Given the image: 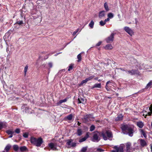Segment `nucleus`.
<instances>
[{
    "instance_id": "nucleus-1",
    "label": "nucleus",
    "mask_w": 152,
    "mask_h": 152,
    "mask_svg": "<svg viewBox=\"0 0 152 152\" xmlns=\"http://www.w3.org/2000/svg\"><path fill=\"white\" fill-rule=\"evenodd\" d=\"M121 129L123 134H128L129 136L132 137L133 135V127L127 125H123L121 127Z\"/></svg>"
},
{
    "instance_id": "nucleus-2",
    "label": "nucleus",
    "mask_w": 152,
    "mask_h": 152,
    "mask_svg": "<svg viewBox=\"0 0 152 152\" xmlns=\"http://www.w3.org/2000/svg\"><path fill=\"white\" fill-rule=\"evenodd\" d=\"M101 135H102L104 139L106 140H107V138L103 133H101L97 131H95L93 133V137L92 141L95 142H98L100 140V138L99 137Z\"/></svg>"
},
{
    "instance_id": "nucleus-3",
    "label": "nucleus",
    "mask_w": 152,
    "mask_h": 152,
    "mask_svg": "<svg viewBox=\"0 0 152 152\" xmlns=\"http://www.w3.org/2000/svg\"><path fill=\"white\" fill-rule=\"evenodd\" d=\"M31 142L37 146L39 147L43 142L42 139L40 138H36L34 137H31L30 139Z\"/></svg>"
},
{
    "instance_id": "nucleus-4",
    "label": "nucleus",
    "mask_w": 152,
    "mask_h": 152,
    "mask_svg": "<svg viewBox=\"0 0 152 152\" xmlns=\"http://www.w3.org/2000/svg\"><path fill=\"white\" fill-rule=\"evenodd\" d=\"M124 147L125 145L124 144H121L119 146H115L113 148L114 149L112 151V152H123Z\"/></svg>"
},
{
    "instance_id": "nucleus-5",
    "label": "nucleus",
    "mask_w": 152,
    "mask_h": 152,
    "mask_svg": "<svg viewBox=\"0 0 152 152\" xmlns=\"http://www.w3.org/2000/svg\"><path fill=\"white\" fill-rule=\"evenodd\" d=\"M72 140H67L66 143V147L68 148H70L71 147H74L76 146V143L75 142H72Z\"/></svg>"
},
{
    "instance_id": "nucleus-6",
    "label": "nucleus",
    "mask_w": 152,
    "mask_h": 152,
    "mask_svg": "<svg viewBox=\"0 0 152 152\" xmlns=\"http://www.w3.org/2000/svg\"><path fill=\"white\" fill-rule=\"evenodd\" d=\"M48 146L50 149L53 150L57 151L58 150L57 147L58 146L56 143H50L48 144Z\"/></svg>"
},
{
    "instance_id": "nucleus-7",
    "label": "nucleus",
    "mask_w": 152,
    "mask_h": 152,
    "mask_svg": "<svg viewBox=\"0 0 152 152\" xmlns=\"http://www.w3.org/2000/svg\"><path fill=\"white\" fill-rule=\"evenodd\" d=\"M124 30L131 36L134 34L133 31L128 27H125L124 28Z\"/></svg>"
},
{
    "instance_id": "nucleus-8",
    "label": "nucleus",
    "mask_w": 152,
    "mask_h": 152,
    "mask_svg": "<svg viewBox=\"0 0 152 152\" xmlns=\"http://www.w3.org/2000/svg\"><path fill=\"white\" fill-rule=\"evenodd\" d=\"M115 34L112 33L110 36L105 39V41L107 43H109L110 42H113V41L114 36Z\"/></svg>"
},
{
    "instance_id": "nucleus-9",
    "label": "nucleus",
    "mask_w": 152,
    "mask_h": 152,
    "mask_svg": "<svg viewBox=\"0 0 152 152\" xmlns=\"http://www.w3.org/2000/svg\"><path fill=\"white\" fill-rule=\"evenodd\" d=\"M78 99V103H82L83 104H85L87 100L85 98L80 97V98H79Z\"/></svg>"
},
{
    "instance_id": "nucleus-10",
    "label": "nucleus",
    "mask_w": 152,
    "mask_h": 152,
    "mask_svg": "<svg viewBox=\"0 0 152 152\" xmlns=\"http://www.w3.org/2000/svg\"><path fill=\"white\" fill-rule=\"evenodd\" d=\"M106 15L105 12L104 11H101L99 12V18H102L105 16Z\"/></svg>"
},
{
    "instance_id": "nucleus-11",
    "label": "nucleus",
    "mask_w": 152,
    "mask_h": 152,
    "mask_svg": "<svg viewBox=\"0 0 152 152\" xmlns=\"http://www.w3.org/2000/svg\"><path fill=\"white\" fill-rule=\"evenodd\" d=\"M147 109L148 110L150 111V112H147L146 111H145V113H146L145 114H144L143 115H144L145 114V116H147V115H151L152 114V107H149Z\"/></svg>"
},
{
    "instance_id": "nucleus-12",
    "label": "nucleus",
    "mask_w": 152,
    "mask_h": 152,
    "mask_svg": "<svg viewBox=\"0 0 152 152\" xmlns=\"http://www.w3.org/2000/svg\"><path fill=\"white\" fill-rule=\"evenodd\" d=\"M106 133L108 139L110 140H112L113 137L112 132L109 131H107Z\"/></svg>"
},
{
    "instance_id": "nucleus-13",
    "label": "nucleus",
    "mask_w": 152,
    "mask_h": 152,
    "mask_svg": "<svg viewBox=\"0 0 152 152\" xmlns=\"http://www.w3.org/2000/svg\"><path fill=\"white\" fill-rule=\"evenodd\" d=\"M139 140L140 141V143L142 146L144 147L146 145V142L145 140L140 139Z\"/></svg>"
},
{
    "instance_id": "nucleus-14",
    "label": "nucleus",
    "mask_w": 152,
    "mask_h": 152,
    "mask_svg": "<svg viewBox=\"0 0 152 152\" xmlns=\"http://www.w3.org/2000/svg\"><path fill=\"white\" fill-rule=\"evenodd\" d=\"M137 70L135 69H132L131 70H128L127 72L128 74H130L131 75H133L137 73Z\"/></svg>"
},
{
    "instance_id": "nucleus-15",
    "label": "nucleus",
    "mask_w": 152,
    "mask_h": 152,
    "mask_svg": "<svg viewBox=\"0 0 152 152\" xmlns=\"http://www.w3.org/2000/svg\"><path fill=\"white\" fill-rule=\"evenodd\" d=\"M123 118V116L122 114H119L118 115L115 119L116 121H121Z\"/></svg>"
},
{
    "instance_id": "nucleus-16",
    "label": "nucleus",
    "mask_w": 152,
    "mask_h": 152,
    "mask_svg": "<svg viewBox=\"0 0 152 152\" xmlns=\"http://www.w3.org/2000/svg\"><path fill=\"white\" fill-rule=\"evenodd\" d=\"M67 101V99L65 98L64 99L60 100L57 103H56V105L57 106H59L63 102H66Z\"/></svg>"
},
{
    "instance_id": "nucleus-17",
    "label": "nucleus",
    "mask_w": 152,
    "mask_h": 152,
    "mask_svg": "<svg viewBox=\"0 0 152 152\" xmlns=\"http://www.w3.org/2000/svg\"><path fill=\"white\" fill-rule=\"evenodd\" d=\"M131 145V143L130 142H128L126 143V150L127 152H130V148Z\"/></svg>"
},
{
    "instance_id": "nucleus-18",
    "label": "nucleus",
    "mask_w": 152,
    "mask_h": 152,
    "mask_svg": "<svg viewBox=\"0 0 152 152\" xmlns=\"http://www.w3.org/2000/svg\"><path fill=\"white\" fill-rule=\"evenodd\" d=\"M73 117L72 115L70 114L65 117L64 118V119L66 121H67V120L70 121L72 119Z\"/></svg>"
},
{
    "instance_id": "nucleus-19",
    "label": "nucleus",
    "mask_w": 152,
    "mask_h": 152,
    "mask_svg": "<svg viewBox=\"0 0 152 152\" xmlns=\"http://www.w3.org/2000/svg\"><path fill=\"white\" fill-rule=\"evenodd\" d=\"M88 117V115H86L84 116L83 121L84 122L86 123L89 121Z\"/></svg>"
},
{
    "instance_id": "nucleus-20",
    "label": "nucleus",
    "mask_w": 152,
    "mask_h": 152,
    "mask_svg": "<svg viewBox=\"0 0 152 152\" xmlns=\"http://www.w3.org/2000/svg\"><path fill=\"white\" fill-rule=\"evenodd\" d=\"M20 151L21 152H23L25 151H28V150L25 146H21L19 148Z\"/></svg>"
},
{
    "instance_id": "nucleus-21",
    "label": "nucleus",
    "mask_w": 152,
    "mask_h": 152,
    "mask_svg": "<svg viewBox=\"0 0 152 152\" xmlns=\"http://www.w3.org/2000/svg\"><path fill=\"white\" fill-rule=\"evenodd\" d=\"M137 126L140 128H142L143 126V123L142 121H139L137 122Z\"/></svg>"
},
{
    "instance_id": "nucleus-22",
    "label": "nucleus",
    "mask_w": 152,
    "mask_h": 152,
    "mask_svg": "<svg viewBox=\"0 0 152 152\" xmlns=\"http://www.w3.org/2000/svg\"><path fill=\"white\" fill-rule=\"evenodd\" d=\"M113 48V46L112 45L110 44L107 45L105 47V48L107 50L111 49Z\"/></svg>"
},
{
    "instance_id": "nucleus-23",
    "label": "nucleus",
    "mask_w": 152,
    "mask_h": 152,
    "mask_svg": "<svg viewBox=\"0 0 152 152\" xmlns=\"http://www.w3.org/2000/svg\"><path fill=\"white\" fill-rule=\"evenodd\" d=\"M86 136H87L85 137L80 139L79 140V142H81L85 141L88 137V135L87 134H86Z\"/></svg>"
},
{
    "instance_id": "nucleus-24",
    "label": "nucleus",
    "mask_w": 152,
    "mask_h": 152,
    "mask_svg": "<svg viewBox=\"0 0 152 152\" xmlns=\"http://www.w3.org/2000/svg\"><path fill=\"white\" fill-rule=\"evenodd\" d=\"M6 126L5 123L3 122H0V129H2L3 128H5Z\"/></svg>"
},
{
    "instance_id": "nucleus-25",
    "label": "nucleus",
    "mask_w": 152,
    "mask_h": 152,
    "mask_svg": "<svg viewBox=\"0 0 152 152\" xmlns=\"http://www.w3.org/2000/svg\"><path fill=\"white\" fill-rule=\"evenodd\" d=\"M104 7L106 10V11L108 12L109 10V9L108 7V5L107 2H105L104 3Z\"/></svg>"
},
{
    "instance_id": "nucleus-26",
    "label": "nucleus",
    "mask_w": 152,
    "mask_h": 152,
    "mask_svg": "<svg viewBox=\"0 0 152 152\" xmlns=\"http://www.w3.org/2000/svg\"><path fill=\"white\" fill-rule=\"evenodd\" d=\"M152 82L151 81L148 84H147L146 86L145 87V88L146 89H148L149 88H151V86L152 85Z\"/></svg>"
},
{
    "instance_id": "nucleus-27",
    "label": "nucleus",
    "mask_w": 152,
    "mask_h": 152,
    "mask_svg": "<svg viewBox=\"0 0 152 152\" xmlns=\"http://www.w3.org/2000/svg\"><path fill=\"white\" fill-rule=\"evenodd\" d=\"M140 131L142 135L144 137L146 138L147 137V135L145 132L142 129H140Z\"/></svg>"
},
{
    "instance_id": "nucleus-28",
    "label": "nucleus",
    "mask_w": 152,
    "mask_h": 152,
    "mask_svg": "<svg viewBox=\"0 0 152 152\" xmlns=\"http://www.w3.org/2000/svg\"><path fill=\"white\" fill-rule=\"evenodd\" d=\"M13 148L14 150L15 151H17L19 148L18 146L17 145H14L13 146Z\"/></svg>"
},
{
    "instance_id": "nucleus-29",
    "label": "nucleus",
    "mask_w": 152,
    "mask_h": 152,
    "mask_svg": "<svg viewBox=\"0 0 152 152\" xmlns=\"http://www.w3.org/2000/svg\"><path fill=\"white\" fill-rule=\"evenodd\" d=\"M82 131L81 129H77V135H78L79 136H80L82 134Z\"/></svg>"
},
{
    "instance_id": "nucleus-30",
    "label": "nucleus",
    "mask_w": 152,
    "mask_h": 152,
    "mask_svg": "<svg viewBox=\"0 0 152 152\" xmlns=\"http://www.w3.org/2000/svg\"><path fill=\"white\" fill-rule=\"evenodd\" d=\"M101 85L100 83L95 84L92 87V88H101Z\"/></svg>"
},
{
    "instance_id": "nucleus-31",
    "label": "nucleus",
    "mask_w": 152,
    "mask_h": 152,
    "mask_svg": "<svg viewBox=\"0 0 152 152\" xmlns=\"http://www.w3.org/2000/svg\"><path fill=\"white\" fill-rule=\"evenodd\" d=\"M6 133L9 135L13 134L14 133V132L11 130H8L6 131Z\"/></svg>"
},
{
    "instance_id": "nucleus-32",
    "label": "nucleus",
    "mask_w": 152,
    "mask_h": 152,
    "mask_svg": "<svg viewBox=\"0 0 152 152\" xmlns=\"http://www.w3.org/2000/svg\"><path fill=\"white\" fill-rule=\"evenodd\" d=\"M11 147V146L10 144L7 145L5 147L4 150L7 151L8 152Z\"/></svg>"
},
{
    "instance_id": "nucleus-33",
    "label": "nucleus",
    "mask_w": 152,
    "mask_h": 152,
    "mask_svg": "<svg viewBox=\"0 0 152 152\" xmlns=\"http://www.w3.org/2000/svg\"><path fill=\"white\" fill-rule=\"evenodd\" d=\"M107 16L110 19H111L114 17V15L113 13H109L108 14Z\"/></svg>"
},
{
    "instance_id": "nucleus-34",
    "label": "nucleus",
    "mask_w": 152,
    "mask_h": 152,
    "mask_svg": "<svg viewBox=\"0 0 152 152\" xmlns=\"http://www.w3.org/2000/svg\"><path fill=\"white\" fill-rule=\"evenodd\" d=\"M94 22L93 20H91L89 24V26L90 27L92 28L94 27Z\"/></svg>"
},
{
    "instance_id": "nucleus-35",
    "label": "nucleus",
    "mask_w": 152,
    "mask_h": 152,
    "mask_svg": "<svg viewBox=\"0 0 152 152\" xmlns=\"http://www.w3.org/2000/svg\"><path fill=\"white\" fill-rule=\"evenodd\" d=\"M110 83V81H107L106 83V85L105 86V88H106L107 90L108 91H109L110 88L108 87L107 85Z\"/></svg>"
},
{
    "instance_id": "nucleus-36",
    "label": "nucleus",
    "mask_w": 152,
    "mask_h": 152,
    "mask_svg": "<svg viewBox=\"0 0 152 152\" xmlns=\"http://www.w3.org/2000/svg\"><path fill=\"white\" fill-rule=\"evenodd\" d=\"M77 58L78 59V61H80L81 60V53L79 54L77 56Z\"/></svg>"
},
{
    "instance_id": "nucleus-37",
    "label": "nucleus",
    "mask_w": 152,
    "mask_h": 152,
    "mask_svg": "<svg viewBox=\"0 0 152 152\" xmlns=\"http://www.w3.org/2000/svg\"><path fill=\"white\" fill-rule=\"evenodd\" d=\"M88 119L89 121H93L94 120V118L93 116L91 114L88 115Z\"/></svg>"
},
{
    "instance_id": "nucleus-38",
    "label": "nucleus",
    "mask_w": 152,
    "mask_h": 152,
    "mask_svg": "<svg viewBox=\"0 0 152 152\" xmlns=\"http://www.w3.org/2000/svg\"><path fill=\"white\" fill-rule=\"evenodd\" d=\"M28 65H26L24 68V74H25V75H26V72H27L28 69Z\"/></svg>"
},
{
    "instance_id": "nucleus-39",
    "label": "nucleus",
    "mask_w": 152,
    "mask_h": 152,
    "mask_svg": "<svg viewBox=\"0 0 152 152\" xmlns=\"http://www.w3.org/2000/svg\"><path fill=\"white\" fill-rule=\"evenodd\" d=\"M105 24L106 23L104 21H103V20H101L99 22V25L101 26H104Z\"/></svg>"
},
{
    "instance_id": "nucleus-40",
    "label": "nucleus",
    "mask_w": 152,
    "mask_h": 152,
    "mask_svg": "<svg viewBox=\"0 0 152 152\" xmlns=\"http://www.w3.org/2000/svg\"><path fill=\"white\" fill-rule=\"evenodd\" d=\"M73 64H71L69 66V68L68 69V71H70L71 70H72L73 69Z\"/></svg>"
},
{
    "instance_id": "nucleus-41",
    "label": "nucleus",
    "mask_w": 152,
    "mask_h": 152,
    "mask_svg": "<svg viewBox=\"0 0 152 152\" xmlns=\"http://www.w3.org/2000/svg\"><path fill=\"white\" fill-rule=\"evenodd\" d=\"M94 77V75L91 76H90L89 77L87 78H86L88 81L90 80H91Z\"/></svg>"
},
{
    "instance_id": "nucleus-42",
    "label": "nucleus",
    "mask_w": 152,
    "mask_h": 152,
    "mask_svg": "<svg viewBox=\"0 0 152 152\" xmlns=\"http://www.w3.org/2000/svg\"><path fill=\"white\" fill-rule=\"evenodd\" d=\"M88 81L86 79L85 80H83L81 82L80 85H83L84 83H86Z\"/></svg>"
},
{
    "instance_id": "nucleus-43",
    "label": "nucleus",
    "mask_w": 152,
    "mask_h": 152,
    "mask_svg": "<svg viewBox=\"0 0 152 152\" xmlns=\"http://www.w3.org/2000/svg\"><path fill=\"white\" fill-rule=\"evenodd\" d=\"M95 127L94 125H91L90 128V131H93L95 129Z\"/></svg>"
},
{
    "instance_id": "nucleus-44",
    "label": "nucleus",
    "mask_w": 152,
    "mask_h": 152,
    "mask_svg": "<svg viewBox=\"0 0 152 152\" xmlns=\"http://www.w3.org/2000/svg\"><path fill=\"white\" fill-rule=\"evenodd\" d=\"M87 148L86 147H83L81 150V152H86L87 151Z\"/></svg>"
},
{
    "instance_id": "nucleus-45",
    "label": "nucleus",
    "mask_w": 152,
    "mask_h": 152,
    "mask_svg": "<svg viewBox=\"0 0 152 152\" xmlns=\"http://www.w3.org/2000/svg\"><path fill=\"white\" fill-rule=\"evenodd\" d=\"M30 109L29 108V107H26V108H25V112L26 113H30V112H29V110H30Z\"/></svg>"
},
{
    "instance_id": "nucleus-46",
    "label": "nucleus",
    "mask_w": 152,
    "mask_h": 152,
    "mask_svg": "<svg viewBox=\"0 0 152 152\" xmlns=\"http://www.w3.org/2000/svg\"><path fill=\"white\" fill-rule=\"evenodd\" d=\"M28 134L27 133H25L23 134V136L25 138H27L28 137Z\"/></svg>"
},
{
    "instance_id": "nucleus-47",
    "label": "nucleus",
    "mask_w": 152,
    "mask_h": 152,
    "mask_svg": "<svg viewBox=\"0 0 152 152\" xmlns=\"http://www.w3.org/2000/svg\"><path fill=\"white\" fill-rule=\"evenodd\" d=\"M17 23L19 25H21L23 23V22L22 20L19 21L17 22Z\"/></svg>"
},
{
    "instance_id": "nucleus-48",
    "label": "nucleus",
    "mask_w": 152,
    "mask_h": 152,
    "mask_svg": "<svg viewBox=\"0 0 152 152\" xmlns=\"http://www.w3.org/2000/svg\"><path fill=\"white\" fill-rule=\"evenodd\" d=\"M15 132L16 133L18 134L20 132V129H17Z\"/></svg>"
},
{
    "instance_id": "nucleus-49",
    "label": "nucleus",
    "mask_w": 152,
    "mask_h": 152,
    "mask_svg": "<svg viewBox=\"0 0 152 152\" xmlns=\"http://www.w3.org/2000/svg\"><path fill=\"white\" fill-rule=\"evenodd\" d=\"M79 30V29L78 28L76 31H74L73 33V35H75L78 32Z\"/></svg>"
},
{
    "instance_id": "nucleus-50",
    "label": "nucleus",
    "mask_w": 152,
    "mask_h": 152,
    "mask_svg": "<svg viewBox=\"0 0 152 152\" xmlns=\"http://www.w3.org/2000/svg\"><path fill=\"white\" fill-rule=\"evenodd\" d=\"M97 150L98 151H100V152H103L104 151V150L101 149V148H98L97 149Z\"/></svg>"
},
{
    "instance_id": "nucleus-51",
    "label": "nucleus",
    "mask_w": 152,
    "mask_h": 152,
    "mask_svg": "<svg viewBox=\"0 0 152 152\" xmlns=\"http://www.w3.org/2000/svg\"><path fill=\"white\" fill-rule=\"evenodd\" d=\"M48 65L50 68H51L53 66V64L52 63L50 62L48 63Z\"/></svg>"
},
{
    "instance_id": "nucleus-52",
    "label": "nucleus",
    "mask_w": 152,
    "mask_h": 152,
    "mask_svg": "<svg viewBox=\"0 0 152 152\" xmlns=\"http://www.w3.org/2000/svg\"><path fill=\"white\" fill-rule=\"evenodd\" d=\"M109 20H110V18H107V19H105L104 20V21L106 23V22L109 21Z\"/></svg>"
},
{
    "instance_id": "nucleus-53",
    "label": "nucleus",
    "mask_w": 152,
    "mask_h": 152,
    "mask_svg": "<svg viewBox=\"0 0 152 152\" xmlns=\"http://www.w3.org/2000/svg\"><path fill=\"white\" fill-rule=\"evenodd\" d=\"M101 43H102V42L101 41H100L96 44V46H99L101 44Z\"/></svg>"
},
{
    "instance_id": "nucleus-54",
    "label": "nucleus",
    "mask_w": 152,
    "mask_h": 152,
    "mask_svg": "<svg viewBox=\"0 0 152 152\" xmlns=\"http://www.w3.org/2000/svg\"><path fill=\"white\" fill-rule=\"evenodd\" d=\"M65 69H62V70H61L58 73H61L62 72H65Z\"/></svg>"
},
{
    "instance_id": "nucleus-55",
    "label": "nucleus",
    "mask_w": 152,
    "mask_h": 152,
    "mask_svg": "<svg viewBox=\"0 0 152 152\" xmlns=\"http://www.w3.org/2000/svg\"><path fill=\"white\" fill-rule=\"evenodd\" d=\"M118 69H120V70H122V71H126L124 69H123L122 68H118Z\"/></svg>"
},
{
    "instance_id": "nucleus-56",
    "label": "nucleus",
    "mask_w": 152,
    "mask_h": 152,
    "mask_svg": "<svg viewBox=\"0 0 152 152\" xmlns=\"http://www.w3.org/2000/svg\"><path fill=\"white\" fill-rule=\"evenodd\" d=\"M10 135L9 136V138H11L12 137V134H10Z\"/></svg>"
},
{
    "instance_id": "nucleus-57",
    "label": "nucleus",
    "mask_w": 152,
    "mask_h": 152,
    "mask_svg": "<svg viewBox=\"0 0 152 152\" xmlns=\"http://www.w3.org/2000/svg\"><path fill=\"white\" fill-rule=\"evenodd\" d=\"M56 53V54H55V56H57L58 54H59L60 53Z\"/></svg>"
},
{
    "instance_id": "nucleus-58",
    "label": "nucleus",
    "mask_w": 152,
    "mask_h": 152,
    "mask_svg": "<svg viewBox=\"0 0 152 152\" xmlns=\"http://www.w3.org/2000/svg\"><path fill=\"white\" fill-rule=\"evenodd\" d=\"M151 152H152V145H151Z\"/></svg>"
},
{
    "instance_id": "nucleus-59",
    "label": "nucleus",
    "mask_w": 152,
    "mask_h": 152,
    "mask_svg": "<svg viewBox=\"0 0 152 152\" xmlns=\"http://www.w3.org/2000/svg\"><path fill=\"white\" fill-rule=\"evenodd\" d=\"M13 85H10V88H13Z\"/></svg>"
},
{
    "instance_id": "nucleus-60",
    "label": "nucleus",
    "mask_w": 152,
    "mask_h": 152,
    "mask_svg": "<svg viewBox=\"0 0 152 152\" xmlns=\"http://www.w3.org/2000/svg\"><path fill=\"white\" fill-rule=\"evenodd\" d=\"M80 123L79 122H78V123H77V124L78 125H80Z\"/></svg>"
},
{
    "instance_id": "nucleus-61",
    "label": "nucleus",
    "mask_w": 152,
    "mask_h": 152,
    "mask_svg": "<svg viewBox=\"0 0 152 152\" xmlns=\"http://www.w3.org/2000/svg\"><path fill=\"white\" fill-rule=\"evenodd\" d=\"M95 79L96 80H98V77H96L95 78Z\"/></svg>"
},
{
    "instance_id": "nucleus-62",
    "label": "nucleus",
    "mask_w": 152,
    "mask_h": 152,
    "mask_svg": "<svg viewBox=\"0 0 152 152\" xmlns=\"http://www.w3.org/2000/svg\"><path fill=\"white\" fill-rule=\"evenodd\" d=\"M118 16L119 17H120V15L119 14L118 15Z\"/></svg>"
},
{
    "instance_id": "nucleus-63",
    "label": "nucleus",
    "mask_w": 152,
    "mask_h": 152,
    "mask_svg": "<svg viewBox=\"0 0 152 152\" xmlns=\"http://www.w3.org/2000/svg\"><path fill=\"white\" fill-rule=\"evenodd\" d=\"M5 152V151H3L2 152Z\"/></svg>"
},
{
    "instance_id": "nucleus-64",
    "label": "nucleus",
    "mask_w": 152,
    "mask_h": 152,
    "mask_svg": "<svg viewBox=\"0 0 152 152\" xmlns=\"http://www.w3.org/2000/svg\"><path fill=\"white\" fill-rule=\"evenodd\" d=\"M1 5V4H0V6Z\"/></svg>"
}]
</instances>
